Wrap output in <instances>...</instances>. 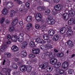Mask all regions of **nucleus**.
Wrapping results in <instances>:
<instances>
[{
  "instance_id": "f257e3e1",
  "label": "nucleus",
  "mask_w": 75,
  "mask_h": 75,
  "mask_svg": "<svg viewBox=\"0 0 75 75\" xmlns=\"http://www.w3.org/2000/svg\"><path fill=\"white\" fill-rule=\"evenodd\" d=\"M75 15V12L74 11H70L69 14H67V13H65L63 14L62 15V18L65 20H67L68 18H69V16L70 17H74Z\"/></svg>"
},
{
  "instance_id": "f03ea898",
  "label": "nucleus",
  "mask_w": 75,
  "mask_h": 75,
  "mask_svg": "<svg viewBox=\"0 0 75 75\" xmlns=\"http://www.w3.org/2000/svg\"><path fill=\"white\" fill-rule=\"evenodd\" d=\"M32 67L30 66L23 65L19 68V69L22 72L27 71L28 72H31L32 70Z\"/></svg>"
},
{
  "instance_id": "7ed1b4c3",
  "label": "nucleus",
  "mask_w": 75,
  "mask_h": 75,
  "mask_svg": "<svg viewBox=\"0 0 75 75\" xmlns=\"http://www.w3.org/2000/svg\"><path fill=\"white\" fill-rule=\"evenodd\" d=\"M50 64L54 65L55 64L57 67H60L61 66V63L59 62H57V60L54 58L51 59L50 61Z\"/></svg>"
},
{
  "instance_id": "20e7f679",
  "label": "nucleus",
  "mask_w": 75,
  "mask_h": 75,
  "mask_svg": "<svg viewBox=\"0 0 75 75\" xmlns=\"http://www.w3.org/2000/svg\"><path fill=\"white\" fill-rule=\"evenodd\" d=\"M36 42H37V43H39L40 44H45V43H46V41H45V40H42L40 38H37L35 40Z\"/></svg>"
},
{
  "instance_id": "39448f33",
  "label": "nucleus",
  "mask_w": 75,
  "mask_h": 75,
  "mask_svg": "<svg viewBox=\"0 0 75 75\" xmlns=\"http://www.w3.org/2000/svg\"><path fill=\"white\" fill-rule=\"evenodd\" d=\"M48 66V63L45 62L40 65V67L42 69H45L46 68H47Z\"/></svg>"
},
{
  "instance_id": "423d86ee",
  "label": "nucleus",
  "mask_w": 75,
  "mask_h": 75,
  "mask_svg": "<svg viewBox=\"0 0 75 75\" xmlns=\"http://www.w3.org/2000/svg\"><path fill=\"white\" fill-rule=\"evenodd\" d=\"M36 20L37 21L39 22L41 20L42 18V16L41 14L40 13H37L35 16Z\"/></svg>"
},
{
  "instance_id": "0eeeda50",
  "label": "nucleus",
  "mask_w": 75,
  "mask_h": 75,
  "mask_svg": "<svg viewBox=\"0 0 75 75\" xmlns=\"http://www.w3.org/2000/svg\"><path fill=\"white\" fill-rule=\"evenodd\" d=\"M3 70L5 72H6V75H10V72L11 71V69L8 68H4Z\"/></svg>"
},
{
  "instance_id": "6e6552de",
  "label": "nucleus",
  "mask_w": 75,
  "mask_h": 75,
  "mask_svg": "<svg viewBox=\"0 0 75 75\" xmlns=\"http://www.w3.org/2000/svg\"><path fill=\"white\" fill-rule=\"evenodd\" d=\"M33 54H38L40 52V50L39 48L33 49L32 50Z\"/></svg>"
},
{
  "instance_id": "1a4fd4ad",
  "label": "nucleus",
  "mask_w": 75,
  "mask_h": 75,
  "mask_svg": "<svg viewBox=\"0 0 75 75\" xmlns=\"http://www.w3.org/2000/svg\"><path fill=\"white\" fill-rule=\"evenodd\" d=\"M67 43L68 45L69 48H72V47H74V43H73L72 42L71 40H69L67 42Z\"/></svg>"
},
{
  "instance_id": "9d476101",
  "label": "nucleus",
  "mask_w": 75,
  "mask_h": 75,
  "mask_svg": "<svg viewBox=\"0 0 75 75\" xmlns=\"http://www.w3.org/2000/svg\"><path fill=\"white\" fill-rule=\"evenodd\" d=\"M22 45L21 46V49H25V48L27 47V45H28V43L27 41H25L22 43Z\"/></svg>"
},
{
  "instance_id": "9b49d317",
  "label": "nucleus",
  "mask_w": 75,
  "mask_h": 75,
  "mask_svg": "<svg viewBox=\"0 0 75 75\" xmlns=\"http://www.w3.org/2000/svg\"><path fill=\"white\" fill-rule=\"evenodd\" d=\"M63 8H64V6L62 5L59 4L56 5L54 7V10H57V9L62 10Z\"/></svg>"
},
{
  "instance_id": "f8f14e48",
  "label": "nucleus",
  "mask_w": 75,
  "mask_h": 75,
  "mask_svg": "<svg viewBox=\"0 0 75 75\" xmlns=\"http://www.w3.org/2000/svg\"><path fill=\"white\" fill-rule=\"evenodd\" d=\"M55 33V30H50L48 31V34L50 36H53L54 35Z\"/></svg>"
},
{
  "instance_id": "ddd939ff",
  "label": "nucleus",
  "mask_w": 75,
  "mask_h": 75,
  "mask_svg": "<svg viewBox=\"0 0 75 75\" xmlns=\"http://www.w3.org/2000/svg\"><path fill=\"white\" fill-rule=\"evenodd\" d=\"M18 23V20L17 18H16L12 22V25H13L14 26V25H15L16 24H17V23Z\"/></svg>"
},
{
  "instance_id": "4468645a",
  "label": "nucleus",
  "mask_w": 75,
  "mask_h": 75,
  "mask_svg": "<svg viewBox=\"0 0 75 75\" xmlns=\"http://www.w3.org/2000/svg\"><path fill=\"white\" fill-rule=\"evenodd\" d=\"M69 63L67 62H65L62 64V67L63 68H67L69 65Z\"/></svg>"
},
{
  "instance_id": "2eb2a0df",
  "label": "nucleus",
  "mask_w": 75,
  "mask_h": 75,
  "mask_svg": "<svg viewBox=\"0 0 75 75\" xmlns=\"http://www.w3.org/2000/svg\"><path fill=\"white\" fill-rule=\"evenodd\" d=\"M17 35L12 36L11 38V40L12 41H16L17 40Z\"/></svg>"
},
{
  "instance_id": "dca6fc26",
  "label": "nucleus",
  "mask_w": 75,
  "mask_h": 75,
  "mask_svg": "<svg viewBox=\"0 0 75 75\" xmlns=\"http://www.w3.org/2000/svg\"><path fill=\"white\" fill-rule=\"evenodd\" d=\"M12 49L13 51H17L18 50V48L15 45H13L12 47Z\"/></svg>"
},
{
  "instance_id": "f3484780",
  "label": "nucleus",
  "mask_w": 75,
  "mask_h": 75,
  "mask_svg": "<svg viewBox=\"0 0 75 75\" xmlns=\"http://www.w3.org/2000/svg\"><path fill=\"white\" fill-rule=\"evenodd\" d=\"M29 45L31 48H34L35 46V43L32 41H31L29 42Z\"/></svg>"
},
{
  "instance_id": "a211bd4d",
  "label": "nucleus",
  "mask_w": 75,
  "mask_h": 75,
  "mask_svg": "<svg viewBox=\"0 0 75 75\" xmlns=\"http://www.w3.org/2000/svg\"><path fill=\"white\" fill-rule=\"evenodd\" d=\"M43 38L45 40H48L50 38V36L48 34H44L43 36Z\"/></svg>"
},
{
  "instance_id": "6ab92c4d",
  "label": "nucleus",
  "mask_w": 75,
  "mask_h": 75,
  "mask_svg": "<svg viewBox=\"0 0 75 75\" xmlns=\"http://www.w3.org/2000/svg\"><path fill=\"white\" fill-rule=\"evenodd\" d=\"M51 18V16H49L47 19V21L48 24H50V25H51V19L50 18Z\"/></svg>"
},
{
  "instance_id": "aec40b11",
  "label": "nucleus",
  "mask_w": 75,
  "mask_h": 75,
  "mask_svg": "<svg viewBox=\"0 0 75 75\" xmlns=\"http://www.w3.org/2000/svg\"><path fill=\"white\" fill-rule=\"evenodd\" d=\"M32 17L31 16H28L26 18V20L27 22L30 23L32 21Z\"/></svg>"
},
{
  "instance_id": "412c9836",
  "label": "nucleus",
  "mask_w": 75,
  "mask_h": 75,
  "mask_svg": "<svg viewBox=\"0 0 75 75\" xmlns=\"http://www.w3.org/2000/svg\"><path fill=\"white\" fill-rule=\"evenodd\" d=\"M66 28L65 27H63L60 30V32L62 34H64L66 32Z\"/></svg>"
},
{
  "instance_id": "4be33fe9",
  "label": "nucleus",
  "mask_w": 75,
  "mask_h": 75,
  "mask_svg": "<svg viewBox=\"0 0 75 75\" xmlns=\"http://www.w3.org/2000/svg\"><path fill=\"white\" fill-rule=\"evenodd\" d=\"M53 70V67L52 66H49L47 67V72H50Z\"/></svg>"
},
{
  "instance_id": "5701e85b",
  "label": "nucleus",
  "mask_w": 75,
  "mask_h": 75,
  "mask_svg": "<svg viewBox=\"0 0 75 75\" xmlns=\"http://www.w3.org/2000/svg\"><path fill=\"white\" fill-rule=\"evenodd\" d=\"M60 10H53L52 12V14L53 15H56L57 14L58 11H59Z\"/></svg>"
},
{
  "instance_id": "b1692460",
  "label": "nucleus",
  "mask_w": 75,
  "mask_h": 75,
  "mask_svg": "<svg viewBox=\"0 0 75 75\" xmlns=\"http://www.w3.org/2000/svg\"><path fill=\"white\" fill-rule=\"evenodd\" d=\"M18 41L20 42H21L23 41V37L21 36H18L17 37Z\"/></svg>"
},
{
  "instance_id": "393cba45",
  "label": "nucleus",
  "mask_w": 75,
  "mask_h": 75,
  "mask_svg": "<svg viewBox=\"0 0 75 75\" xmlns=\"http://www.w3.org/2000/svg\"><path fill=\"white\" fill-rule=\"evenodd\" d=\"M45 47L47 49H52L53 48L51 44H46Z\"/></svg>"
},
{
  "instance_id": "a878e982",
  "label": "nucleus",
  "mask_w": 75,
  "mask_h": 75,
  "mask_svg": "<svg viewBox=\"0 0 75 75\" xmlns=\"http://www.w3.org/2000/svg\"><path fill=\"white\" fill-rule=\"evenodd\" d=\"M6 5H7L8 7V8H11L13 6V4L11 2H9L6 3Z\"/></svg>"
},
{
  "instance_id": "bb28decb",
  "label": "nucleus",
  "mask_w": 75,
  "mask_h": 75,
  "mask_svg": "<svg viewBox=\"0 0 75 75\" xmlns=\"http://www.w3.org/2000/svg\"><path fill=\"white\" fill-rule=\"evenodd\" d=\"M21 54L23 56V57H25L27 56V53H26V51L25 50H23L21 52Z\"/></svg>"
},
{
  "instance_id": "cd10ccee",
  "label": "nucleus",
  "mask_w": 75,
  "mask_h": 75,
  "mask_svg": "<svg viewBox=\"0 0 75 75\" xmlns=\"http://www.w3.org/2000/svg\"><path fill=\"white\" fill-rule=\"evenodd\" d=\"M40 48L41 50H43V51H47V48L43 45H42L40 46Z\"/></svg>"
},
{
  "instance_id": "c85d7f7f",
  "label": "nucleus",
  "mask_w": 75,
  "mask_h": 75,
  "mask_svg": "<svg viewBox=\"0 0 75 75\" xmlns=\"http://www.w3.org/2000/svg\"><path fill=\"white\" fill-rule=\"evenodd\" d=\"M54 40L55 41H57L59 40V36L57 35H56L54 36Z\"/></svg>"
},
{
  "instance_id": "c756f323",
  "label": "nucleus",
  "mask_w": 75,
  "mask_h": 75,
  "mask_svg": "<svg viewBox=\"0 0 75 75\" xmlns=\"http://www.w3.org/2000/svg\"><path fill=\"white\" fill-rule=\"evenodd\" d=\"M72 31L70 30H69L67 32V35H72Z\"/></svg>"
},
{
  "instance_id": "7c9ffc66",
  "label": "nucleus",
  "mask_w": 75,
  "mask_h": 75,
  "mask_svg": "<svg viewBox=\"0 0 75 75\" xmlns=\"http://www.w3.org/2000/svg\"><path fill=\"white\" fill-rule=\"evenodd\" d=\"M74 70L72 69H68V72L69 74H70V75L72 74V73L74 72Z\"/></svg>"
},
{
  "instance_id": "2f4dec72",
  "label": "nucleus",
  "mask_w": 75,
  "mask_h": 75,
  "mask_svg": "<svg viewBox=\"0 0 75 75\" xmlns=\"http://www.w3.org/2000/svg\"><path fill=\"white\" fill-rule=\"evenodd\" d=\"M51 13V10H46L45 11V16H48Z\"/></svg>"
},
{
  "instance_id": "473e14b6",
  "label": "nucleus",
  "mask_w": 75,
  "mask_h": 75,
  "mask_svg": "<svg viewBox=\"0 0 75 75\" xmlns=\"http://www.w3.org/2000/svg\"><path fill=\"white\" fill-rule=\"evenodd\" d=\"M74 18H71L70 19L68 22V24L69 25H71V24H72L74 23Z\"/></svg>"
},
{
  "instance_id": "72a5a7b5",
  "label": "nucleus",
  "mask_w": 75,
  "mask_h": 75,
  "mask_svg": "<svg viewBox=\"0 0 75 75\" xmlns=\"http://www.w3.org/2000/svg\"><path fill=\"white\" fill-rule=\"evenodd\" d=\"M33 25L31 23H29L27 24V30H29V29H30V28L32 27Z\"/></svg>"
},
{
  "instance_id": "f704fd0d",
  "label": "nucleus",
  "mask_w": 75,
  "mask_h": 75,
  "mask_svg": "<svg viewBox=\"0 0 75 75\" xmlns=\"http://www.w3.org/2000/svg\"><path fill=\"white\" fill-rule=\"evenodd\" d=\"M11 66L12 68H13V69H17V66L16 65V64L13 63Z\"/></svg>"
},
{
  "instance_id": "c9c22d12",
  "label": "nucleus",
  "mask_w": 75,
  "mask_h": 75,
  "mask_svg": "<svg viewBox=\"0 0 75 75\" xmlns=\"http://www.w3.org/2000/svg\"><path fill=\"white\" fill-rule=\"evenodd\" d=\"M8 10H3V15H6L7 14V13H8Z\"/></svg>"
},
{
  "instance_id": "e433bc0d",
  "label": "nucleus",
  "mask_w": 75,
  "mask_h": 75,
  "mask_svg": "<svg viewBox=\"0 0 75 75\" xmlns=\"http://www.w3.org/2000/svg\"><path fill=\"white\" fill-rule=\"evenodd\" d=\"M41 9V10H45V7L43 6H39L37 7V10H40Z\"/></svg>"
},
{
  "instance_id": "4c0bfd02",
  "label": "nucleus",
  "mask_w": 75,
  "mask_h": 75,
  "mask_svg": "<svg viewBox=\"0 0 75 75\" xmlns=\"http://www.w3.org/2000/svg\"><path fill=\"white\" fill-rule=\"evenodd\" d=\"M9 30L10 32H13L14 31V28L13 26L10 27L9 28Z\"/></svg>"
},
{
  "instance_id": "58836bf2",
  "label": "nucleus",
  "mask_w": 75,
  "mask_h": 75,
  "mask_svg": "<svg viewBox=\"0 0 75 75\" xmlns=\"http://www.w3.org/2000/svg\"><path fill=\"white\" fill-rule=\"evenodd\" d=\"M28 56L29 58H30L32 59L34 58L35 57V55L33 54H29Z\"/></svg>"
},
{
  "instance_id": "ea45409f",
  "label": "nucleus",
  "mask_w": 75,
  "mask_h": 75,
  "mask_svg": "<svg viewBox=\"0 0 75 75\" xmlns=\"http://www.w3.org/2000/svg\"><path fill=\"white\" fill-rule=\"evenodd\" d=\"M5 55L7 56V58H10L11 57V54L10 53L7 52H5Z\"/></svg>"
},
{
  "instance_id": "a19ab883",
  "label": "nucleus",
  "mask_w": 75,
  "mask_h": 75,
  "mask_svg": "<svg viewBox=\"0 0 75 75\" xmlns=\"http://www.w3.org/2000/svg\"><path fill=\"white\" fill-rule=\"evenodd\" d=\"M4 20H5V19L4 17L2 18L1 19V20L0 21V23L1 24H2L4 22Z\"/></svg>"
},
{
  "instance_id": "79ce46f5",
  "label": "nucleus",
  "mask_w": 75,
  "mask_h": 75,
  "mask_svg": "<svg viewBox=\"0 0 75 75\" xmlns=\"http://www.w3.org/2000/svg\"><path fill=\"white\" fill-rule=\"evenodd\" d=\"M35 28L36 29H40L41 28V26L38 24L36 25L35 26Z\"/></svg>"
},
{
  "instance_id": "37998d69",
  "label": "nucleus",
  "mask_w": 75,
  "mask_h": 75,
  "mask_svg": "<svg viewBox=\"0 0 75 75\" xmlns=\"http://www.w3.org/2000/svg\"><path fill=\"white\" fill-rule=\"evenodd\" d=\"M55 23V21L53 19H51V25H53Z\"/></svg>"
},
{
  "instance_id": "c03bdc74",
  "label": "nucleus",
  "mask_w": 75,
  "mask_h": 75,
  "mask_svg": "<svg viewBox=\"0 0 75 75\" xmlns=\"http://www.w3.org/2000/svg\"><path fill=\"white\" fill-rule=\"evenodd\" d=\"M11 38V35H8L6 36V39H7V40H10Z\"/></svg>"
},
{
  "instance_id": "a18cd8bd",
  "label": "nucleus",
  "mask_w": 75,
  "mask_h": 75,
  "mask_svg": "<svg viewBox=\"0 0 75 75\" xmlns=\"http://www.w3.org/2000/svg\"><path fill=\"white\" fill-rule=\"evenodd\" d=\"M64 70H62V69L60 70L59 71V73L60 74H63V73H64Z\"/></svg>"
},
{
  "instance_id": "49530a36",
  "label": "nucleus",
  "mask_w": 75,
  "mask_h": 75,
  "mask_svg": "<svg viewBox=\"0 0 75 75\" xmlns=\"http://www.w3.org/2000/svg\"><path fill=\"white\" fill-rule=\"evenodd\" d=\"M1 47V51H2L1 50H4L6 49V45H2V46Z\"/></svg>"
},
{
  "instance_id": "de8ad7c7",
  "label": "nucleus",
  "mask_w": 75,
  "mask_h": 75,
  "mask_svg": "<svg viewBox=\"0 0 75 75\" xmlns=\"http://www.w3.org/2000/svg\"><path fill=\"white\" fill-rule=\"evenodd\" d=\"M25 5L26 7L28 8V9H29V8H30V3H29L27 2L26 3Z\"/></svg>"
},
{
  "instance_id": "09e8293b",
  "label": "nucleus",
  "mask_w": 75,
  "mask_h": 75,
  "mask_svg": "<svg viewBox=\"0 0 75 75\" xmlns=\"http://www.w3.org/2000/svg\"><path fill=\"white\" fill-rule=\"evenodd\" d=\"M25 4H22L21 6V8L22 9L21 10H22V9L23 10L25 8Z\"/></svg>"
},
{
  "instance_id": "8fccbe9b",
  "label": "nucleus",
  "mask_w": 75,
  "mask_h": 75,
  "mask_svg": "<svg viewBox=\"0 0 75 75\" xmlns=\"http://www.w3.org/2000/svg\"><path fill=\"white\" fill-rule=\"evenodd\" d=\"M24 33H20V34H19V35L18 36L19 37H24Z\"/></svg>"
},
{
  "instance_id": "3c124183",
  "label": "nucleus",
  "mask_w": 75,
  "mask_h": 75,
  "mask_svg": "<svg viewBox=\"0 0 75 75\" xmlns=\"http://www.w3.org/2000/svg\"><path fill=\"white\" fill-rule=\"evenodd\" d=\"M11 13L13 14H16V11H14V10H12L11 11Z\"/></svg>"
},
{
  "instance_id": "603ef678",
  "label": "nucleus",
  "mask_w": 75,
  "mask_h": 75,
  "mask_svg": "<svg viewBox=\"0 0 75 75\" xmlns=\"http://www.w3.org/2000/svg\"><path fill=\"white\" fill-rule=\"evenodd\" d=\"M50 55L52 56V57H55V53L54 52H51L50 53Z\"/></svg>"
},
{
  "instance_id": "864d4df0",
  "label": "nucleus",
  "mask_w": 75,
  "mask_h": 75,
  "mask_svg": "<svg viewBox=\"0 0 75 75\" xmlns=\"http://www.w3.org/2000/svg\"><path fill=\"white\" fill-rule=\"evenodd\" d=\"M17 3L18 4H21L23 3V2L20 1V0H19V1L17 2Z\"/></svg>"
},
{
  "instance_id": "5fc2aeb1",
  "label": "nucleus",
  "mask_w": 75,
  "mask_h": 75,
  "mask_svg": "<svg viewBox=\"0 0 75 75\" xmlns=\"http://www.w3.org/2000/svg\"><path fill=\"white\" fill-rule=\"evenodd\" d=\"M60 57H64V53L62 52H61L60 53Z\"/></svg>"
},
{
  "instance_id": "6e6d98bb",
  "label": "nucleus",
  "mask_w": 75,
  "mask_h": 75,
  "mask_svg": "<svg viewBox=\"0 0 75 75\" xmlns=\"http://www.w3.org/2000/svg\"><path fill=\"white\" fill-rule=\"evenodd\" d=\"M36 72L34 71H33L31 74V75H36Z\"/></svg>"
},
{
  "instance_id": "4d7b16f0",
  "label": "nucleus",
  "mask_w": 75,
  "mask_h": 75,
  "mask_svg": "<svg viewBox=\"0 0 75 75\" xmlns=\"http://www.w3.org/2000/svg\"><path fill=\"white\" fill-rule=\"evenodd\" d=\"M45 55L44 54H43L42 55V58L43 59H45Z\"/></svg>"
},
{
  "instance_id": "13d9d810",
  "label": "nucleus",
  "mask_w": 75,
  "mask_h": 75,
  "mask_svg": "<svg viewBox=\"0 0 75 75\" xmlns=\"http://www.w3.org/2000/svg\"><path fill=\"white\" fill-rule=\"evenodd\" d=\"M19 23L20 25H21V26H22V25H23V22L22 21H21L19 22Z\"/></svg>"
},
{
  "instance_id": "bf43d9fd",
  "label": "nucleus",
  "mask_w": 75,
  "mask_h": 75,
  "mask_svg": "<svg viewBox=\"0 0 75 75\" xmlns=\"http://www.w3.org/2000/svg\"><path fill=\"white\" fill-rule=\"evenodd\" d=\"M56 56L57 57H59V58H61V55H60V53H57L56 54Z\"/></svg>"
},
{
  "instance_id": "052dcab7",
  "label": "nucleus",
  "mask_w": 75,
  "mask_h": 75,
  "mask_svg": "<svg viewBox=\"0 0 75 75\" xmlns=\"http://www.w3.org/2000/svg\"><path fill=\"white\" fill-rule=\"evenodd\" d=\"M5 23L6 24H9V23H10V22L9 21V20H8V19H6Z\"/></svg>"
},
{
  "instance_id": "680f3d73",
  "label": "nucleus",
  "mask_w": 75,
  "mask_h": 75,
  "mask_svg": "<svg viewBox=\"0 0 75 75\" xmlns=\"http://www.w3.org/2000/svg\"><path fill=\"white\" fill-rule=\"evenodd\" d=\"M54 51L55 53H58V50H57V49H54Z\"/></svg>"
},
{
  "instance_id": "e2e57ef3",
  "label": "nucleus",
  "mask_w": 75,
  "mask_h": 75,
  "mask_svg": "<svg viewBox=\"0 0 75 75\" xmlns=\"http://www.w3.org/2000/svg\"><path fill=\"white\" fill-rule=\"evenodd\" d=\"M60 0H54V1L55 3H57Z\"/></svg>"
},
{
  "instance_id": "0e129e2a",
  "label": "nucleus",
  "mask_w": 75,
  "mask_h": 75,
  "mask_svg": "<svg viewBox=\"0 0 75 75\" xmlns=\"http://www.w3.org/2000/svg\"><path fill=\"white\" fill-rule=\"evenodd\" d=\"M31 63V61H28L27 62V64H28V65H30Z\"/></svg>"
},
{
  "instance_id": "69168bd1",
  "label": "nucleus",
  "mask_w": 75,
  "mask_h": 75,
  "mask_svg": "<svg viewBox=\"0 0 75 75\" xmlns=\"http://www.w3.org/2000/svg\"><path fill=\"white\" fill-rule=\"evenodd\" d=\"M5 62H6V60L5 59H4L2 63L3 65H5Z\"/></svg>"
},
{
  "instance_id": "338daca9",
  "label": "nucleus",
  "mask_w": 75,
  "mask_h": 75,
  "mask_svg": "<svg viewBox=\"0 0 75 75\" xmlns=\"http://www.w3.org/2000/svg\"><path fill=\"white\" fill-rule=\"evenodd\" d=\"M51 52H47V55H49V56H51Z\"/></svg>"
},
{
  "instance_id": "774afa93",
  "label": "nucleus",
  "mask_w": 75,
  "mask_h": 75,
  "mask_svg": "<svg viewBox=\"0 0 75 75\" xmlns=\"http://www.w3.org/2000/svg\"><path fill=\"white\" fill-rule=\"evenodd\" d=\"M17 64L18 65H19V66H20V65H21V64H22L21 62H18L17 63Z\"/></svg>"
}]
</instances>
